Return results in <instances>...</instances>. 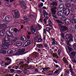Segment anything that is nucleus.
<instances>
[{
    "instance_id": "1",
    "label": "nucleus",
    "mask_w": 76,
    "mask_h": 76,
    "mask_svg": "<svg viewBox=\"0 0 76 76\" xmlns=\"http://www.w3.org/2000/svg\"><path fill=\"white\" fill-rule=\"evenodd\" d=\"M10 38V37H8V36L6 35L5 37L4 40L3 41L2 44L1 45V47H4L5 48H9V41Z\"/></svg>"
},
{
    "instance_id": "2",
    "label": "nucleus",
    "mask_w": 76,
    "mask_h": 76,
    "mask_svg": "<svg viewBox=\"0 0 76 76\" xmlns=\"http://www.w3.org/2000/svg\"><path fill=\"white\" fill-rule=\"evenodd\" d=\"M58 9L61 11L63 10L64 13L66 16H68L70 14V9L67 8L64 9V4H61L58 7Z\"/></svg>"
},
{
    "instance_id": "3",
    "label": "nucleus",
    "mask_w": 76,
    "mask_h": 76,
    "mask_svg": "<svg viewBox=\"0 0 76 76\" xmlns=\"http://www.w3.org/2000/svg\"><path fill=\"white\" fill-rule=\"evenodd\" d=\"M65 37L67 39H69V40H67L66 41V42L68 45H69V46H70V45L69 43L70 42H71L73 41L72 36L70 34L69 35V34H66L65 36Z\"/></svg>"
},
{
    "instance_id": "4",
    "label": "nucleus",
    "mask_w": 76,
    "mask_h": 76,
    "mask_svg": "<svg viewBox=\"0 0 76 76\" xmlns=\"http://www.w3.org/2000/svg\"><path fill=\"white\" fill-rule=\"evenodd\" d=\"M12 14L14 18H19L20 17V13L18 10L13 11L12 12Z\"/></svg>"
},
{
    "instance_id": "5",
    "label": "nucleus",
    "mask_w": 76,
    "mask_h": 76,
    "mask_svg": "<svg viewBox=\"0 0 76 76\" xmlns=\"http://www.w3.org/2000/svg\"><path fill=\"white\" fill-rule=\"evenodd\" d=\"M64 19H65V18L63 17L62 18H61V20L63 21H65L66 23L67 24V25H69V24H70V19L68 18H67L66 20Z\"/></svg>"
},
{
    "instance_id": "6",
    "label": "nucleus",
    "mask_w": 76,
    "mask_h": 76,
    "mask_svg": "<svg viewBox=\"0 0 76 76\" xmlns=\"http://www.w3.org/2000/svg\"><path fill=\"white\" fill-rule=\"evenodd\" d=\"M52 8L50 10L53 15H56V10L57 9V7L55 6H52Z\"/></svg>"
},
{
    "instance_id": "7",
    "label": "nucleus",
    "mask_w": 76,
    "mask_h": 76,
    "mask_svg": "<svg viewBox=\"0 0 76 76\" xmlns=\"http://www.w3.org/2000/svg\"><path fill=\"white\" fill-rule=\"evenodd\" d=\"M14 45L15 47H20L22 45V43L20 41L16 42L14 43Z\"/></svg>"
},
{
    "instance_id": "8",
    "label": "nucleus",
    "mask_w": 76,
    "mask_h": 76,
    "mask_svg": "<svg viewBox=\"0 0 76 76\" xmlns=\"http://www.w3.org/2000/svg\"><path fill=\"white\" fill-rule=\"evenodd\" d=\"M23 18L24 19V20H22L20 21V23H21L24 24V23L26 22V20L27 21H29V18H27L26 17H24Z\"/></svg>"
},
{
    "instance_id": "9",
    "label": "nucleus",
    "mask_w": 76,
    "mask_h": 76,
    "mask_svg": "<svg viewBox=\"0 0 76 76\" xmlns=\"http://www.w3.org/2000/svg\"><path fill=\"white\" fill-rule=\"evenodd\" d=\"M12 20V17L10 16H7L5 17V20L8 22Z\"/></svg>"
},
{
    "instance_id": "10",
    "label": "nucleus",
    "mask_w": 76,
    "mask_h": 76,
    "mask_svg": "<svg viewBox=\"0 0 76 76\" xmlns=\"http://www.w3.org/2000/svg\"><path fill=\"white\" fill-rule=\"evenodd\" d=\"M5 34L8 35V36H9L10 37H11L12 38H15V36H13V34H12V33H10V32L7 31L5 32Z\"/></svg>"
},
{
    "instance_id": "11",
    "label": "nucleus",
    "mask_w": 76,
    "mask_h": 76,
    "mask_svg": "<svg viewBox=\"0 0 76 76\" xmlns=\"http://www.w3.org/2000/svg\"><path fill=\"white\" fill-rule=\"evenodd\" d=\"M31 44V41L29 40H27L26 41L25 44L23 45V47H28V45H29Z\"/></svg>"
},
{
    "instance_id": "12",
    "label": "nucleus",
    "mask_w": 76,
    "mask_h": 76,
    "mask_svg": "<svg viewBox=\"0 0 76 76\" xmlns=\"http://www.w3.org/2000/svg\"><path fill=\"white\" fill-rule=\"evenodd\" d=\"M26 3L24 1H20L19 3V5L21 7H25L26 6Z\"/></svg>"
},
{
    "instance_id": "13",
    "label": "nucleus",
    "mask_w": 76,
    "mask_h": 76,
    "mask_svg": "<svg viewBox=\"0 0 76 76\" xmlns=\"http://www.w3.org/2000/svg\"><path fill=\"white\" fill-rule=\"evenodd\" d=\"M61 30L62 32H65L68 29V28L66 26H61Z\"/></svg>"
},
{
    "instance_id": "14",
    "label": "nucleus",
    "mask_w": 76,
    "mask_h": 76,
    "mask_svg": "<svg viewBox=\"0 0 76 76\" xmlns=\"http://www.w3.org/2000/svg\"><path fill=\"white\" fill-rule=\"evenodd\" d=\"M0 23L1 24L3 23V24H5V25H7L8 23V22L6 21V20H3L0 21Z\"/></svg>"
},
{
    "instance_id": "15",
    "label": "nucleus",
    "mask_w": 76,
    "mask_h": 76,
    "mask_svg": "<svg viewBox=\"0 0 76 76\" xmlns=\"http://www.w3.org/2000/svg\"><path fill=\"white\" fill-rule=\"evenodd\" d=\"M72 23H76V17L75 16H73L72 17Z\"/></svg>"
},
{
    "instance_id": "16",
    "label": "nucleus",
    "mask_w": 76,
    "mask_h": 76,
    "mask_svg": "<svg viewBox=\"0 0 76 76\" xmlns=\"http://www.w3.org/2000/svg\"><path fill=\"white\" fill-rule=\"evenodd\" d=\"M75 1H74L72 0L70 2V4L72 6V7L73 8H74L75 7V6L74 5H75Z\"/></svg>"
},
{
    "instance_id": "17",
    "label": "nucleus",
    "mask_w": 76,
    "mask_h": 76,
    "mask_svg": "<svg viewBox=\"0 0 76 76\" xmlns=\"http://www.w3.org/2000/svg\"><path fill=\"white\" fill-rule=\"evenodd\" d=\"M69 71L71 73V75L72 76H76V75H75V73L72 70V69H70Z\"/></svg>"
},
{
    "instance_id": "18",
    "label": "nucleus",
    "mask_w": 76,
    "mask_h": 76,
    "mask_svg": "<svg viewBox=\"0 0 76 76\" xmlns=\"http://www.w3.org/2000/svg\"><path fill=\"white\" fill-rule=\"evenodd\" d=\"M58 16H63V13L61 11H58Z\"/></svg>"
},
{
    "instance_id": "19",
    "label": "nucleus",
    "mask_w": 76,
    "mask_h": 76,
    "mask_svg": "<svg viewBox=\"0 0 76 76\" xmlns=\"http://www.w3.org/2000/svg\"><path fill=\"white\" fill-rule=\"evenodd\" d=\"M25 51V48H22L21 49L20 53H22V54H26V53H27V52H26L24 53V52Z\"/></svg>"
},
{
    "instance_id": "20",
    "label": "nucleus",
    "mask_w": 76,
    "mask_h": 76,
    "mask_svg": "<svg viewBox=\"0 0 76 76\" xmlns=\"http://www.w3.org/2000/svg\"><path fill=\"white\" fill-rule=\"evenodd\" d=\"M52 55L53 57H56V58H58L59 57L57 53H53L52 54Z\"/></svg>"
},
{
    "instance_id": "21",
    "label": "nucleus",
    "mask_w": 76,
    "mask_h": 76,
    "mask_svg": "<svg viewBox=\"0 0 76 76\" xmlns=\"http://www.w3.org/2000/svg\"><path fill=\"white\" fill-rule=\"evenodd\" d=\"M4 30L3 29L1 30L0 32V35L1 36H2L4 35Z\"/></svg>"
},
{
    "instance_id": "22",
    "label": "nucleus",
    "mask_w": 76,
    "mask_h": 76,
    "mask_svg": "<svg viewBox=\"0 0 76 76\" xmlns=\"http://www.w3.org/2000/svg\"><path fill=\"white\" fill-rule=\"evenodd\" d=\"M28 64H24L22 66V67L24 69H27L28 68Z\"/></svg>"
},
{
    "instance_id": "23",
    "label": "nucleus",
    "mask_w": 76,
    "mask_h": 76,
    "mask_svg": "<svg viewBox=\"0 0 76 76\" xmlns=\"http://www.w3.org/2000/svg\"><path fill=\"white\" fill-rule=\"evenodd\" d=\"M28 64H24L22 66V67L24 69H27L28 68Z\"/></svg>"
},
{
    "instance_id": "24",
    "label": "nucleus",
    "mask_w": 76,
    "mask_h": 76,
    "mask_svg": "<svg viewBox=\"0 0 76 76\" xmlns=\"http://www.w3.org/2000/svg\"><path fill=\"white\" fill-rule=\"evenodd\" d=\"M19 39V38L18 37H15L12 40V42H15L16 41H17V40Z\"/></svg>"
},
{
    "instance_id": "25",
    "label": "nucleus",
    "mask_w": 76,
    "mask_h": 76,
    "mask_svg": "<svg viewBox=\"0 0 76 76\" xmlns=\"http://www.w3.org/2000/svg\"><path fill=\"white\" fill-rule=\"evenodd\" d=\"M66 49H68V51L69 52H71L72 51V48H70L68 46H66Z\"/></svg>"
},
{
    "instance_id": "26",
    "label": "nucleus",
    "mask_w": 76,
    "mask_h": 76,
    "mask_svg": "<svg viewBox=\"0 0 76 76\" xmlns=\"http://www.w3.org/2000/svg\"><path fill=\"white\" fill-rule=\"evenodd\" d=\"M31 31L36 30V28H35V27H34V26L33 25L31 26Z\"/></svg>"
},
{
    "instance_id": "27",
    "label": "nucleus",
    "mask_w": 76,
    "mask_h": 76,
    "mask_svg": "<svg viewBox=\"0 0 76 76\" xmlns=\"http://www.w3.org/2000/svg\"><path fill=\"white\" fill-rule=\"evenodd\" d=\"M76 54V51H74L71 53V55L74 56V57H75V56Z\"/></svg>"
},
{
    "instance_id": "28",
    "label": "nucleus",
    "mask_w": 76,
    "mask_h": 76,
    "mask_svg": "<svg viewBox=\"0 0 76 76\" xmlns=\"http://www.w3.org/2000/svg\"><path fill=\"white\" fill-rule=\"evenodd\" d=\"M70 31L71 33H73L75 32V28L73 27H71L70 28Z\"/></svg>"
},
{
    "instance_id": "29",
    "label": "nucleus",
    "mask_w": 76,
    "mask_h": 76,
    "mask_svg": "<svg viewBox=\"0 0 76 76\" xmlns=\"http://www.w3.org/2000/svg\"><path fill=\"white\" fill-rule=\"evenodd\" d=\"M50 4L52 6H57V3L56 2H53L52 3H51Z\"/></svg>"
},
{
    "instance_id": "30",
    "label": "nucleus",
    "mask_w": 76,
    "mask_h": 76,
    "mask_svg": "<svg viewBox=\"0 0 76 76\" xmlns=\"http://www.w3.org/2000/svg\"><path fill=\"white\" fill-rule=\"evenodd\" d=\"M43 13L44 16H45V15H46L47 16L48 15V13L45 10H44L43 11Z\"/></svg>"
},
{
    "instance_id": "31",
    "label": "nucleus",
    "mask_w": 76,
    "mask_h": 76,
    "mask_svg": "<svg viewBox=\"0 0 76 76\" xmlns=\"http://www.w3.org/2000/svg\"><path fill=\"white\" fill-rule=\"evenodd\" d=\"M6 27V25H0V29H3Z\"/></svg>"
},
{
    "instance_id": "32",
    "label": "nucleus",
    "mask_w": 76,
    "mask_h": 76,
    "mask_svg": "<svg viewBox=\"0 0 76 76\" xmlns=\"http://www.w3.org/2000/svg\"><path fill=\"white\" fill-rule=\"evenodd\" d=\"M48 23L50 27H51L52 26V25H53V23H52V22H51V21L50 20H49Z\"/></svg>"
},
{
    "instance_id": "33",
    "label": "nucleus",
    "mask_w": 76,
    "mask_h": 76,
    "mask_svg": "<svg viewBox=\"0 0 76 76\" xmlns=\"http://www.w3.org/2000/svg\"><path fill=\"white\" fill-rule=\"evenodd\" d=\"M6 61H8V62L9 63V64H10L11 63V62H12V60L10 59L9 57H7L6 58Z\"/></svg>"
},
{
    "instance_id": "34",
    "label": "nucleus",
    "mask_w": 76,
    "mask_h": 76,
    "mask_svg": "<svg viewBox=\"0 0 76 76\" xmlns=\"http://www.w3.org/2000/svg\"><path fill=\"white\" fill-rule=\"evenodd\" d=\"M21 39L23 41H25L26 40V37L24 36H23L21 38Z\"/></svg>"
},
{
    "instance_id": "35",
    "label": "nucleus",
    "mask_w": 76,
    "mask_h": 76,
    "mask_svg": "<svg viewBox=\"0 0 76 76\" xmlns=\"http://www.w3.org/2000/svg\"><path fill=\"white\" fill-rule=\"evenodd\" d=\"M52 45H58V43H57V42L55 40V41H52Z\"/></svg>"
},
{
    "instance_id": "36",
    "label": "nucleus",
    "mask_w": 76,
    "mask_h": 76,
    "mask_svg": "<svg viewBox=\"0 0 76 76\" xmlns=\"http://www.w3.org/2000/svg\"><path fill=\"white\" fill-rule=\"evenodd\" d=\"M62 60L63 61H64V62L65 63H68L67 60V59H66L64 57L63 58Z\"/></svg>"
},
{
    "instance_id": "37",
    "label": "nucleus",
    "mask_w": 76,
    "mask_h": 76,
    "mask_svg": "<svg viewBox=\"0 0 76 76\" xmlns=\"http://www.w3.org/2000/svg\"><path fill=\"white\" fill-rule=\"evenodd\" d=\"M8 54H11L13 53V51L12 50H9L7 52Z\"/></svg>"
},
{
    "instance_id": "38",
    "label": "nucleus",
    "mask_w": 76,
    "mask_h": 76,
    "mask_svg": "<svg viewBox=\"0 0 76 76\" xmlns=\"http://www.w3.org/2000/svg\"><path fill=\"white\" fill-rule=\"evenodd\" d=\"M65 6L68 8L70 7L71 6V5L70 4L67 3L65 4Z\"/></svg>"
},
{
    "instance_id": "39",
    "label": "nucleus",
    "mask_w": 76,
    "mask_h": 76,
    "mask_svg": "<svg viewBox=\"0 0 76 76\" xmlns=\"http://www.w3.org/2000/svg\"><path fill=\"white\" fill-rule=\"evenodd\" d=\"M33 55L34 57H38V53L37 52H34L33 53Z\"/></svg>"
},
{
    "instance_id": "40",
    "label": "nucleus",
    "mask_w": 76,
    "mask_h": 76,
    "mask_svg": "<svg viewBox=\"0 0 76 76\" xmlns=\"http://www.w3.org/2000/svg\"><path fill=\"white\" fill-rule=\"evenodd\" d=\"M32 32L34 35H37V31L36 30H34L32 31Z\"/></svg>"
},
{
    "instance_id": "41",
    "label": "nucleus",
    "mask_w": 76,
    "mask_h": 76,
    "mask_svg": "<svg viewBox=\"0 0 76 76\" xmlns=\"http://www.w3.org/2000/svg\"><path fill=\"white\" fill-rule=\"evenodd\" d=\"M0 53H2L3 54H5L6 53V51L4 50H0Z\"/></svg>"
},
{
    "instance_id": "42",
    "label": "nucleus",
    "mask_w": 76,
    "mask_h": 76,
    "mask_svg": "<svg viewBox=\"0 0 76 76\" xmlns=\"http://www.w3.org/2000/svg\"><path fill=\"white\" fill-rule=\"evenodd\" d=\"M42 45L41 44H38L37 45V47L38 48H41Z\"/></svg>"
},
{
    "instance_id": "43",
    "label": "nucleus",
    "mask_w": 76,
    "mask_h": 76,
    "mask_svg": "<svg viewBox=\"0 0 76 76\" xmlns=\"http://www.w3.org/2000/svg\"><path fill=\"white\" fill-rule=\"evenodd\" d=\"M61 52V50L60 49L58 50V56H60V54Z\"/></svg>"
},
{
    "instance_id": "44",
    "label": "nucleus",
    "mask_w": 76,
    "mask_h": 76,
    "mask_svg": "<svg viewBox=\"0 0 76 76\" xmlns=\"http://www.w3.org/2000/svg\"><path fill=\"white\" fill-rule=\"evenodd\" d=\"M16 72L18 74H20L22 73V71L20 70H17Z\"/></svg>"
},
{
    "instance_id": "45",
    "label": "nucleus",
    "mask_w": 76,
    "mask_h": 76,
    "mask_svg": "<svg viewBox=\"0 0 76 76\" xmlns=\"http://www.w3.org/2000/svg\"><path fill=\"white\" fill-rule=\"evenodd\" d=\"M37 41L38 42H42V39H41V38L38 39Z\"/></svg>"
},
{
    "instance_id": "46",
    "label": "nucleus",
    "mask_w": 76,
    "mask_h": 76,
    "mask_svg": "<svg viewBox=\"0 0 76 76\" xmlns=\"http://www.w3.org/2000/svg\"><path fill=\"white\" fill-rule=\"evenodd\" d=\"M14 31L16 33L18 32H19V31L18 30V29L16 28L14 29Z\"/></svg>"
},
{
    "instance_id": "47",
    "label": "nucleus",
    "mask_w": 76,
    "mask_h": 76,
    "mask_svg": "<svg viewBox=\"0 0 76 76\" xmlns=\"http://www.w3.org/2000/svg\"><path fill=\"white\" fill-rule=\"evenodd\" d=\"M46 29L47 31H48V32H49L50 31V28L49 27H47L46 28Z\"/></svg>"
},
{
    "instance_id": "48",
    "label": "nucleus",
    "mask_w": 76,
    "mask_h": 76,
    "mask_svg": "<svg viewBox=\"0 0 76 76\" xmlns=\"http://www.w3.org/2000/svg\"><path fill=\"white\" fill-rule=\"evenodd\" d=\"M37 27L39 28V29H41L42 28L41 26H40L39 24H38L37 26Z\"/></svg>"
},
{
    "instance_id": "49",
    "label": "nucleus",
    "mask_w": 76,
    "mask_h": 76,
    "mask_svg": "<svg viewBox=\"0 0 76 76\" xmlns=\"http://www.w3.org/2000/svg\"><path fill=\"white\" fill-rule=\"evenodd\" d=\"M23 72L24 74H26L27 73H28V71H27V70L26 69L24 70Z\"/></svg>"
},
{
    "instance_id": "50",
    "label": "nucleus",
    "mask_w": 76,
    "mask_h": 76,
    "mask_svg": "<svg viewBox=\"0 0 76 76\" xmlns=\"http://www.w3.org/2000/svg\"><path fill=\"white\" fill-rule=\"evenodd\" d=\"M29 27H26L25 28V30H26V31H27V32H28V31H29Z\"/></svg>"
},
{
    "instance_id": "51",
    "label": "nucleus",
    "mask_w": 76,
    "mask_h": 76,
    "mask_svg": "<svg viewBox=\"0 0 76 76\" xmlns=\"http://www.w3.org/2000/svg\"><path fill=\"white\" fill-rule=\"evenodd\" d=\"M29 17L30 18H31L32 19H33L34 18V16L33 15H29Z\"/></svg>"
},
{
    "instance_id": "52",
    "label": "nucleus",
    "mask_w": 76,
    "mask_h": 76,
    "mask_svg": "<svg viewBox=\"0 0 76 76\" xmlns=\"http://www.w3.org/2000/svg\"><path fill=\"white\" fill-rule=\"evenodd\" d=\"M4 62V61H2L1 62V65H3V66H4V64H5Z\"/></svg>"
},
{
    "instance_id": "53",
    "label": "nucleus",
    "mask_w": 76,
    "mask_h": 76,
    "mask_svg": "<svg viewBox=\"0 0 76 76\" xmlns=\"http://www.w3.org/2000/svg\"><path fill=\"white\" fill-rule=\"evenodd\" d=\"M43 3H41L39 5L38 7H42L43 6Z\"/></svg>"
},
{
    "instance_id": "54",
    "label": "nucleus",
    "mask_w": 76,
    "mask_h": 76,
    "mask_svg": "<svg viewBox=\"0 0 76 76\" xmlns=\"http://www.w3.org/2000/svg\"><path fill=\"white\" fill-rule=\"evenodd\" d=\"M60 35H61V36L62 37V38H63V39H64V34H63V33H61L60 34Z\"/></svg>"
},
{
    "instance_id": "55",
    "label": "nucleus",
    "mask_w": 76,
    "mask_h": 76,
    "mask_svg": "<svg viewBox=\"0 0 76 76\" xmlns=\"http://www.w3.org/2000/svg\"><path fill=\"white\" fill-rule=\"evenodd\" d=\"M69 72V71L66 70L65 72L64 73L66 75H67V74Z\"/></svg>"
},
{
    "instance_id": "56",
    "label": "nucleus",
    "mask_w": 76,
    "mask_h": 76,
    "mask_svg": "<svg viewBox=\"0 0 76 76\" xmlns=\"http://www.w3.org/2000/svg\"><path fill=\"white\" fill-rule=\"evenodd\" d=\"M10 72H12V73L14 72H15V69H10Z\"/></svg>"
},
{
    "instance_id": "57",
    "label": "nucleus",
    "mask_w": 76,
    "mask_h": 76,
    "mask_svg": "<svg viewBox=\"0 0 76 76\" xmlns=\"http://www.w3.org/2000/svg\"><path fill=\"white\" fill-rule=\"evenodd\" d=\"M43 34H45L46 35V29H43Z\"/></svg>"
},
{
    "instance_id": "58",
    "label": "nucleus",
    "mask_w": 76,
    "mask_h": 76,
    "mask_svg": "<svg viewBox=\"0 0 76 76\" xmlns=\"http://www.w3.org/2000/svg\"><path fill=\"white\" fill-rule=\"evenodd\" d=\"M9 64V62H8V63H5V64H4V66H8L9 64Z\"/></svg>"
},
{
    "instance_id": "59",
    "label": "nucleus",
    "mask_w": 76,
    "mask_h": 76,
    "mask_svg": "<svg viewBox=\"0 0 76 76\" xmlns=\"http://www.w3.org/2000/svg\"><path fill=\"white\" fill-rule=\"evenodd\" d=\"M27 60L28 61H30V60H31V58H30L29 57H27Z\"/></svg>"
},
{
    "instance_id": "60",
    "label": "nucleus",
    "mask_w": 76,
    "mask_h": 76,
    "mask_svg": "<svg viewBox=\"0 0 76 76\" xmlns=\"http://www.w3.org/2000/svg\"><path fill=\"white\" fill-rule=\"evenodd\" d=\"M70 58L71 59H74V58H75V56H73L71 55V56H70Z\"/></svg>"
},
{
    "instance_id": "61",
    "label": "nucleus",
    "mask_w": 76,
    "mask_h": 76,
    "mask_svg": "<svg viewBox=\"0 0 76 76\" xmlns=\"http://www.w3.org/2000/svg\"><path fill=\"white\" fill-rule=\"evenodd\" d=\"M52 16L54 17V18H56V19H57V18H58L57 16L56 15H53Z\"/></svg>"
},
{
    "instance_id": "62",
    "label": "nucleus",
    "mask_w": 76,
    "mask_h": 76,
    "mask_svg": "<svg viewBox=\"0 0 76 76\" xmlns=\"http://www.w3.org/2000/svg\"><path fill=\"white\" fill-rule=\"evenodd\" d=\"M71 61L73 63H76V60L75 59L71 60Z\"/></svg>"
},
{
    "instance_id": "63",
    "label": "nucleus",
    "mask_w": 76,
    "mask_h": 76,
    "mask_svg": "<svg viewBox=\"0 0 76 76\" xmlns=\"http://www.w3.org/2000/svg\"><path fill=\"white\" fill-rule=\"evenodd\" d=\"M58 73V70H56L54 72V73H55V74H57V73Z\"/></svg>"
},
{
    "instance_id": "64",
    "label": "nucleus",
    "mask_w": 76,
    "mask_h": 76,
    "mask_svg": "<svg viewBox=\"0 0 76 76\" xmlns=\"http://www.w3.org/2000/svg\"><path fill=\"white\" fill-rule=\"evenodd\" d=\"M73 47L74 49H75V50H76V44H74V45Z\"/></svg>"
}]
</instances>
